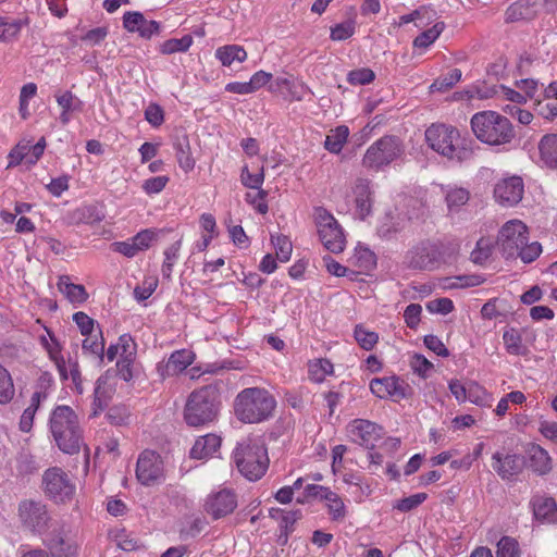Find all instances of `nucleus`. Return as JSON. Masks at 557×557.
<instances>
[{"label":"nucleus","mask_w":557,"mask_h":557,"mask_svg":"<svg viewBox=\"0 0 557 557\" xmlns=\"http://www.w3.org/2000/svg\"><path fill=\"white\" fill-rule=\"evenodd\" d=\"M459 132L456 127L445 124H432L425 131L429 147L448 159L462 160L470 153L466 148H459Z\"/></svg>","instance_id":"6"},{"label":"nucleus","mask_w":557,"mask_h":557,"mask_svg":"<svg viewBox=\"0 0 557 557\" xmlns=\"http://www.w3.org/2000/svg\"><path fill=\"white\" fill-rule=\"evenodd\" d=\"M270 517L280 519V529L293 532L295 522L300 519V510L284 511L282 509H271Z\"/></svg>","instance_id":"33"},{"label":"nucleus","mask_w":557,"mask_h":557,"mask_svg":"<svg viewBox=\"0 0 557 557\" xmlns=\"http://www.w3.org/2000/svg\"><path fill=\"white\" fill-rule=\"evenodd\" d=\"M220 389L216 384L194 391L186 403L184 418L188 425L199 426L212 422L220 408Z\"/></svg>","instance_id":"4"},{"label":"nucleus","mask_w":557,"mask_h":557,"mask_svg":"<svg viewBox=\"0 0 557 557\" xmlns=\"http://www.w3.org/2000/svg\"><path fill=\"white\" fill-rule=\"evenodd\" d=\"M58 289L71 301L82 304L87 300L88 293L81 284L71 282L69 275H61L58 281Z\"/></svg>","instance_id":"24"},{"label":"nucleus","mask_w":557,"mask_h":557,"mask_svg":"<svg viewBox=\"0 0 557 557\" xmlns=\"http://www.w3.org/2000/svg\"><path fill=\"white\" fill-rule=\"evenodd\" d=\"M528 239V227L519 220L507 222L499 231L497 243L506 258L516 257L521 245H525Z\"/></svg>","instance_id":"12"},{"label":"nucleus","mask_w":557,"mask_h":557,"mask_svg":"<svg viewBox=\"0 0 557 557\" xmlns=\"http://www.w3.org/2000/svg\"><path fill=\"white\" fill-rule=\"evenodd\" d=\"M268 193L260 187L256 194L248 193L246 195V201L252 205L259 213L265 214L269 210V207L264 201Z\"/></svg>","instance_id":"55"},{"label":"nucleus","mask_w":557,"mask_h":557,"mask_svg":"<svg viewBox=\"0 0 557 557\" xmlns=\"http://www.w3.org/2000/svg\"><path fill=\"white\" fill-rule=\"evenodd\" d=\"M539 150L543 163L550 168H557V134H547L539 143Z\"/></svg>","instance_id":"25"},{"label":"nucleus","mask_w":557,"mask_h":557,"mask_svg":"<svg viewBox=\"0 0 557 557\" xmlns=\"http://www.w3.org/2000/svg\"><path fill=\"white\" fill-rule=\"evenodd\" d=\"M539 431L541 434L552 441L553 443L557 444V422L554 421H541Z\"/></svg>","instance_id":"64"},{"label":"nucleus","mask_w":557,"mask_h":557,"mask_svg":"<svg viewBox=\"0 0 557 557\" xmlns=\"http://www.w3.org/2000/svg\"><path fill=\"white\" fill-rule=\"evenodd\" d=\"M375 78V74L372 70L362 67L358 70H352L347 75V81L351 85H367L373 82Z\"/></svg>","instance_id":"47"},{"label":"nucleus","mask_w":557,"mask_h":557,"mask_svg":"<svg viewBox=\"0 0 557 557\" xmlns=\"http://www.w3.org/2000/svg\"><path fill=\"white\" fill-rule=\"evenodd\" d=\"M169 182L165 175L148 178L143 184V189L148 195L159 194L164 189Z\"/></svg>","instance_id":"53"},{"label":"nucleus","mask_w":557,"mask_h":557,"mask_svg":"<svg viewBox=\"0 0 557 557\" xmlns=\"http://www.w3.org/2000/svg\"><path fill=\"white\" fill-rule=\"evenodd\" d=\"M51 343H49L47 339H44V346L46 350L48 351V355L50 359L54 362L58 372L60 374L61 380L65 381L69 379L67 376V368H66V361L64 360L63 356L61 355V345L57 341L54 336L50 334Z\"/></svg>","instance_id":"28"},{"label":"nucleus","mask_w":557,"mask_h":557,"mask_svg":"<svg viewBox=\"0 0 557 557\" xmlns=\"http://www.w3.org/2000/svg\"><path fill=\"white\" fill-rule=\"evenodd\" d=\"M42 485L46 495L55 503H65L72 499L75 486L69 475L60 468H50L42 475Z\"/></svg>","instance_id":"11"},{"label":"nucleus","mask_w":557,"mask_h":557,"mask_svg":"<svg viewBox=\"0 0 557 557\" xmlns=\"http://www.w3.org/2000/svg\"><path fill=\"white\" fill-rule=\"evenodd\" d=\"M355 33V23L352 21H347L344 23L336 24L331 28V39L332 40H345L351 37Z\"/></svg>","instance_id":"50"},{"label":"nucleus","mask_w":557,"mask_h":557,"mask_svg":"<svg viewBox=\"0 0 557 557\" xmlns=\"http://www.w3.org/2000/svg\"><path fill=\"white\" fill-rule=\"evenodd\" d=\"M14 392L9 371L0 364V404H8L13 398Z\"/></svg>","instance_id":"39"},{"label":"nucleus","mask_w":557,"mask_h":557,"mask_svg":"<svg viewBox=\"0 0 557 557\" xmlns=\"http://www.w3.org/2000/svg\"><path fill=\"white\" fill-rule=\"evenodd\" d=\"M524 193L523 181L519 176L505 178L496 184L494 196L503 205L512 207L520 202Z\"/></svg>","instance_id":"17"},{"label":"nucleus","mask_w":557,"mask_h":557,"mask_svg":"<svg viewBox=\"0 0 557 557\" xmlns=\"http://www.w3.org/2000/svg\"><path fill=\"white\" fill-rule=\"evenodd\" d=\"M27 24V18L10 20L0 17V41L9 42L17 38L22 27Z\"/></svg>","instance_id":"30"},{"label":"nucleus","mask_w":557,"mask_h":557,"mask_svg":"<svg viewBox=\"0 0 557 557\" xmlns=\"http://www.w3.org/2000/svg\"><path fill=\"white\" fill-rule=\"evenodd\" d=\"M497 557H519V544L518 542L509 536H503L497 543Z\"/></svg>","instance_id":"43"},{"label":"nucleus","mask_w":557,"mask_h":557,"mask_svg":"<svg viewBox=\"0 0 557 557\" xmlns=\"http://www.w3.org/2000/svg\"><path fill=\"white\" fill-rule=\"evenodd\" d=\"M154 238V233L150 230H144L139 233H137L134 237L131 239L133 240L134 245L136 246L138 251H143L149 248L150 243Z\"/></svg>","instance_id":"62"},{"label":"nucleus","mask_w":557,"mask_h":557,"mask_svg":"<svg viewBox=\"0 0 557 557\" xmlns=\"http://www.w3.org/2000/svg\"><path fill=\"white\" fill-rule=\"evenodd\" d=\"M158 286L157 277H149L144 281L141 286H137L134 289V296L138 301L148 299Z\"/></svg>","instance_id":"52"},{"label":"nucleus","mask_w":557,"mask_h":557,"mask_svg":"<svg viewBox=\"0 0 557 557\" xmlns=\"http://www.w3.org/2000/svg\"><path fill=\"white\" fill-rule=\"evenodd\" d=\"M426 309L432 313L448 314L454 310V304L449 298H437L429 301Z\"/></svg>","instance_id":"54"},{"label":"nucleus","mask_w":557,"mask_h":557,"mask_svg":"<svg viewBox=\"0 0 557 557\" xmlns=\"http://www.w3.org/2000/svg\"><path fill=\"white\" fill-rule=\"evenodd\" d=\"M531 503L537 520L548 523L557 521V505L554 498L536 495Z\"/></svg>","instance_id":"21"},{"label":"nucleus","mask_w":557,"mask_h":557,"mask_svg":"<svg viewBox=\"0 0 557 557\" xmlns=\"http://www.w3.org/2000/svg\"><path fill=\"white\" fill-rule=\"evenodd\" d=\"M193 44V37L190 35H185L182 38H172L165 40L161 45V52L163 54H172L175 52H185L189 49Z\"/></svg>","instance_id":"36"},{"label":"nucleus","mask_w":557,"mask_h":557,"mask_svg":"<svg viewBox=\"0 0 557 557\" xmlns=\"http://www.w3.org/2000/svg\"><path fill=\"white\" fill-rule=\"evenodd\" d=\"M145 119L152 126H160L164 121L162 108L157 103H150L145 110Z\"/></svg>","instance_id":"57"},{"label":"nucleus","mask_w":557,"mask_h":557,"mask_svg":"<svg viewBox=\"0 0 557 557\" xmlns=\"http://www.w3.org/2000/svg\"><path fill=\"white\" fill-rule=\"evenodd\" d=\"M271 242L275 248L276 258L281 262H287L290 259L293 245L287 236L285 235H272Z\"/></svg>","instance_id":"38"},{"label":"nucleus","mask_w":557,"mask_h":557,"mask_svg":"<svg viewBox=\"0 0 557 557\" xmlns=\"http://www.w3.org/2000/svg\"><path fill=\"white\" fill-rule=\"evenodd\" d=\"M410 366L414 373L422 376H425L426 372L433 368V364L424 356L418 354L411 358Z\"/></svg>","instance_id":"61"},{"label":"nucleus","mask_w":557,"mask_h":557,"mask_svg":"<svg viewBox=\"0 0 557 557\" xmlns=\"http://www.w3.org/2000/svg\"><path fill=\"white\" fill-rule=\"evenodd\" d=\"M236 507V494L231 490L224 488L210 494L206 499L203 509L213 520H218L231 515Z\"/></svg>","instance_id":"16"},{"label":"nucleus","mask_w":557,"mask_h":557,"mask_svg":"<svg viewBox=\"0 0 557 557\" xmlns=\"http://www.w3.org/2000/svg\"><path fill=\"white\" fill-rule=\"evenodd\" d=\"M18 518L22 525L33 534H42L52 520L46 504L40 500L24 499L18 504Z\"/></svg>","instance_id":"9"},{"label":"nucleus","mask_w":557,"mask_h":557,"mask_svg":"<svg viewBox=\"0 0 557 557\" xmlns=\"http://www.w3.org/2000/svg\"><path fill=\"white\" fill-rule=\"evenodd\" d=\"M240 181L244 186L252 189H259L264 181L263 166L256 174H251L247 165L242 169Z\"/></svg>","instance_id":"45"},{"label":"nucleus","mask_w":557,"mask_h":557,"mask_svg":"<svg viewBox=\"0 0 557 557\" xmlns=\"http://www.w3.org/2000/svg\"><path fill=\"white\" fill-rule=\"evenodd\" d=\"M441 263V251L431 242H422L411 248L406 255L408 268L420 271H432Z\"/></svg>","instance_id":"13"},{"label":"nucleus","mask_w":557,"mask_h":557,"mask_svg":"<svg viewBox=\"0 0 557 557\" xmlns=\"http://www.w3.org/2000/svg\"><path fill=\"white\" fill-rule=\"evenodd\" d=\"M356 213L363 220L371 213L372 193L370 181L367 178H357L354 186Z\"/></svg>","instance_id":"20"},{"label":"nucleus","mask_w":557,"mask_h":557,"mask_svg":"<svg viewBox=\"0 0 557 557\" xmlns=\"http://www.w3.org/2000/svg\"><path fill=\"white\" fill-rule=\"evenodd\" d=\"M144 18L140 12H126L123 16V26L131 33L138 32Z\"/></svg>","instance_id":"59"},{"label":"nucleus","mask_w":557,"mask_h":557,"mask_svg":"<svg viewBox=\"0 0 557 557\" xmlns=\"http://www.w3.org/2000/svg\"><path fill=\"white\" fill-rule=\"evenodd\" d=\"M215 57L224 66H231L234 62H244L247 59L246 50L237 45H226L215 51Z\"/></svg>","instance_id":"27"},{"label":"nucleus","mask_w":557,"mask_h":557,"mask_svg":"<svg viewBox=\"0 0 557 557\" xmlns=\"http://www.w3.org/2000/svg\"><path fill=\"white\" fill-rule=\"evenodd\" d=\"M503 341L508 354L513 356H525L528 354V348L523 345L522 336L517 329L506 330L503 334Z\"/></svg>","instance_id":"29"},{"label":"nucleus","mask_w":557,"mask_h":557,"mask_svg":"<svg viewBox=\"0 0 557 557\" xmlns=\"http://www.w3.org/2000/svg\"><path fill=\"white\" fill-rule=\"evenodd\" d=\"M233 460L239 473L249 481L261 479L270 462L268 449L260 437H248L238 443Z\"/></svg>","instance_id":"3"},{"label":"nucleus","mask_w":557,"mask_h":557,"mask_svg":"<svg viewBox=\"0 0 557 557\" xmlns=\"http://www.w3.org/2000/svg\"><path fill=\"white\" fill-rule=\"evenodd\" d=\"M474 388L480 389V386L476 383H471L468 386H465L458 380H451L449 382V389L458 401H465L467 399L475 401V399L472 398V391Z\"/></svg>","instance_id":"41"},{"label":"nucleus","mask_w":557,"mask_h":557,"mask_svg":"<svg viewBox=\"0 0 557 557\" xmlns=\"http://www.w3.org/2000/svg\"><path fill=\"white\" fill-rule=\"evenodd\" d=\"M180 247H181V242L178 240V242H175L174 244H172L170 247H168L164 251L165 260H164V262L162 264V269H161L162 276L164 278H168V280L171 278L173 265L178 258Z\"/></svg>","instance_id":"42"},{"label":"nucleus","mask_w":557,"mask_h":557,"mask_svg":"<svg viewBox=\"0 0 557 557\" xmlns=\"http://www.w3.org/2000/svg\"><path fill=\"white\" fill-rule=\"evenodd\" d=\"M51 434L58 447L66 454H77L83 444V430L75 411L65 405L57 406L49 419Z\"/></svg>","instance_id":"1"},{"label":"nucleus","mask_w":557,"mask_h":557,"mask_svg":"<svg viewBox=\"0 0 557 557\" xmlns=\"http://www.w3.org/2000/svg\"><path fill=\"white\" fill-rule=\"evenodd\" d=\"M134 359H135V357H120V359L116 362L117 374L125 382H129L134 376V374H133Z\"/></svg>","instance_id":"56"},{"label":"nucleus","mask_w":557,"mask_h":557,"mask_svg":"<svg viewBox=\"0 0 557 557\" xmlns=\"http://www.w3.org/2000/svg\"><path fill=\"white\" fill-rule=\"evenodd\" d=\"M428 498V495L425 493H417L413 495H410L408 497H405L403 499L397 500L393 508L397 509L401 512H408L418 506H420L425 499Z\"/></svg>","instance_id":"44"},{"label":"nucleus","mask_w":557,"mask_h":557,"mask_svg":"<svg viewBox=\"0 0 557 557\" xmlns=\"http://www.w3.org/2000/svg\"><path fill=\"white\" fill-rule=\"evenodd\" d=\"M193 354L188 350H176L174 351L166 363V368L173 372H181L186 369L193 362Z\"/></svg>","instance_id":"35"},{"label":"nucleus","mask_w":557,"mask_h":557,"mask_svg":"<svg viewBox=\"0 0 557 557\" xmlns=\"http://www.w3.org/2000/svg\"><path fill=\"white\" fill-rule=\"evenodd\" d=\"M73 320L77 324L83 335H90L94 330L95 321L88 317L85 312H76L73 314Z\"/></svg>","instance_id":"60"},{"label":"nucleus","mask_w":557,"mask_h":557,"mask_svg":"<svg viewBox=\"0 0 557 557\" xmlns=\"http://www.w3.org/2000/svg\"><path fill=\"white\" fill-rule=\"evenodd\" d=\"M461 78V71L459 69H454L448 72L446 75L438 77L431 85L432 91H446L450 89L454 85H456Z\"/></svg>","instance_id":"40"},{"label":"nucleus","mask_w":557,"mask_h":557,"mask_svg":"<svg viewBox=\"0 0 557 557\" xmlns=\"http://www.w3.org/2000/svg\"><path fill=\"white\" fill-rule=\"evenodd\" d=\"M382 430L379 424L364 419H355L347 426L351 441L370 450L382 438Z\"/></svg>","instance_id":"15"},{"label":"nucleus","mask_w":557,"mask_h":557,"mask_svg":"<svg viewBox=\"0 0 557 557\" xmlns=\"http://www.w3.org/2000/svg\"><path fill=\"white\" fill-rule=\"evenodd\" d=\"M406 387L407 385L396 376L373 379L370 383L371 392L380 398H405Z\"/></svg>","instance_id":"18"},{"label":"nucleus","mask_w":557,"mask_h":557,"mask_svg":"<svg viewBox=\"0 0 557 557\" xmlns=\"http://www.w3.org/2000/svg\"><path fill=\"white\" fill-rule=\"evenodd\" d=\"M476 138L488 145H505L512 140L515 131L510 121L494 111H482L471 117Z\"/></svg>","instance_id":"5"},{"label":"nucleus","mask_w":557,"mask_h":557,"mask_svg":"<svg viewBox=\"0 0 557 557\" xmlns=\"http://www.w3.org/2000/svg\"><path fill=\"white\" fill-rule=\"evenodd\" d=\"M51 557H78V544L71 530L65 523H57L44 541Z\"/></svg>","instance_id":"10"},{"label":"nucleus","mask_w":557,"mask_h":557,"mask_svg":"<svg viewBox=\"0 0 557 557\" xmlns=\"http://www.w3.org/2000/svg\"><path fill=\"white\" fill-rule=\"evenodd\" d=\"M323 500L333 520H343L345 518V505L336 493L329 490L327 493L323 495Z\"/></svg>","instance_id":"34"},{"label":"nucleus","mask_w":557,"mask_h":557,"mask_svg":"<svg viewBox=\"0 0 557 557\" xmlns=\"http://www.w3.org/2000/svg\"><path fill=\"white\" fill-rule=\"evenodd\" d=\"M542 252V246L540 243L534 242L531 244L521 245V249L517 251L516 257H520L524 263L534 261Z\"/></svg>","instance_id":"49"},{"label":"nucleus","mask_w":557,"mask_h":557,"mask_svg":"<svg viewBox=\"0 0 557 557\" xmlns=\"http://www.w3.org/2000/svg\"><path fill=\"white\" fill-rule=\"evenodd\" d=\"M425 346L435 352L437 356L447 357L449 355L448 349L445 347L443 342L435 335H426L424 337Z\"/></svg>","instance_id":"63"},{"label":"nucleus","mask_w":557,"mask_h":557,"mask_svg":"<svg viewBox=\"0 0 557 557\" xmlns=\"http://www.w3.org/2000/svg\"><path fill=\"white\" fill-rule=\"evenodd\" d=\"M355 338L360 347L366 350H371L377 343L379 336L376 333L367 331L362 326L358 325L355 329Z\"/></svg>","instance_id":"46"},{"label":"nucleus","mask_w":557,"mask_h":557,"mask_svg":"<svg viewBox=\"0 0 557 557\" xmlns=\"http://www.w3.org/2000/svg\"><path fill=\"white\" fill-rule=\"evenodd\" d=\"M174 149L180 168L186 173L191 171L195 168V160L191 156L188 137L186 135L176 137Z\"/></svg>","instance_id":"26"},{"label":"nucleus","mask_w":557,"mask_h":557,"mask_svg":"<svg viewBox=\"0 0 557 557\" xmlns=\"http://www.w3.org/2000/svg\"><path fill=\"white\" fill-rule=\"evenodd\" d=\"M531 469L539 475H545L552 471V458L542 446L532 444L528 449Z\"/></svg>","instance_id":"22"},{"label":"nucleus","mask_w":557,"mask_h":557,"mask_svg":"<svg viewBox=\"0 0 557 557\" xmlns=\"http://www.w3.org/2000/svg\"><path fill=\"white\" fill-rule=\"evenodd\" d=\"M404 153L401 140L396 136H383L374 141L362 158V165L369 171L379 172Z\"/></svg>","instance_id":"7"},{"label":"nucleus","mask_w":557,"mask_h":557,"mask_svg":"<svg viewBox=\"0 0 557 557\" xmlns=\"http://www.w3.org/2000/svg\"><path fill=\"white\" fill-rule=\"evenodd\" d=\"M444 28L445 24L443 22H437L435 25H433V27L422 32L419 36H417L413 40V46L418 48L429 47L437 39Z\"/></svg>","instance_id":"37"},{"label":"nucleus","mask_w":557,"mask_h":557,"mask_svg":"<svg viewBox=\"0 0 557 557\" xmlns=\"http://www.w3.org/2000/svg\"><path fill=\"white\" fill-rule=\"evenodd\" d=\"M315 221L321 243L330 252L339 253L344 250L346 239L336 219L324 208L315 210Z\"/></svg>","instance_id":"8"},{"label":"nucleus","mask_w":557,"mask_h":557,"mask_svg":"<svg viewBox=\"0 0 557 557\" xmlns=\"http://www.w3.org/2000/svg\"><path fill=\"white\" fill-rule=\"evenodd\" d=\"M120 349V357H135L136 356V344L129 334H123L119 337L116 344Z\"/></svg>","instance_id":"58"},{"label":"nucleus","mask_w":557,"mask_h":557,"mask_svg":"<svg viewBox=\"0 0 557 557\" xmlns=\"http://www.w3.org/2000/svg\"><path fill=\"white\" fill-rule=\"evenodd\" d=\"M136 478L147 486L158 483L163 478V461L157 451L146 449L139 455Z\"/></svg>","instance_id":"14"},{"label":"nucleus","mask_w":557,"mask_h":557,"mask_svg":"<svg viewBox=\"0 0 557 557\" xmlns=\"http://www.w3.org/2000/svg\"><path fill=\"white\" fill-rule=\"evenodd\" d=\"M470 193L462 187H449L445 191V200L449 211H458L469 201Z\"/></svg>","instance_id":"32"},{"label":"nucleus","mask_w":557,"mask_h":557,"mask_svg":"<svg viewBox=\"0 0 557 557\" xmlns=\"http://www.w3.org/2000/svg\"><path fill=\"white\" fill-rule=\"evenodd\" d=\"M29 156V145L28 144H18L11 150L9 153V164L8 166H15L22 162L27 164V158Z\"/></svg>","instance_id":"51"},{"label":"nucleus","mask_w":557,"mask_h":557,"mask_svg":"<svg viewBox=\"0 0 557 557\" xmlns=\"http://www.w3.org/2000/svg\"><path fill=\"white\" fill-rule=\"evenodd\" d=\"M276 400L267 389L247 387L235 398L234 412L244 423H260L273 416Z\"/></svg>","instance_id":"2"},{"label":"nucleus","mask_w":557,"mask_h":557,"mask_svg":"<svg viewBox=\"0 0 557 557\" xmlns=\"http://www.w3.org/2000/svg\"><path fill=\"white\" fill-rule=\"evenodd\" d=\"M220 445L221 437L215 434L200 436L190 449V457L194 459L208 458L218 450Z\"/></svg>","instance_id":"23"},{"label":"nucleus","mask_w":557,"mask_h":557,"mask_svg":"<svg viewBox=\"0 0 557 557\" xmlns=\"http://www.w3.org/2000/svg\"><path fill=\"white\" fill-rule=\"evenodd\" d=\"M349 129L342 125L331 132L325 138L324 148L332 153H339L347 141Z\"/></svg>","instance_id":"31"},{"label":"nucleus","mask_w":557,"mask_h":557,"mask_svg":"<svg viewBox=\"0 0 557 557\" xmlns=\"http://www.w3.org/2000/svg\"><path fill=\"white\" fill-rule=\"evenodd\" d=\"M492 253V246L487 239L481 238L475 249L471 252V260L476 264H483Z\"/></svg>","instance_id":"48"},{"label":"nucleus","mask_w":557,"mask_h":557,"mask_svg":"<svg viewBox=\"0 0 557 557\" xmlns=\"http://www.w3.org/2000/svg\"><path fill=\"white\" fill-rule=\"evenodd\" d=\"M492 467L494 471L503 479L509 480L520 473L522 470L521 458L516 454H508L503 456L502 453L496 451L492 456Z\"/></svg>","instance_id":"19"}]
</instances>
